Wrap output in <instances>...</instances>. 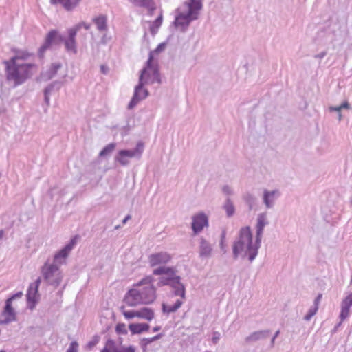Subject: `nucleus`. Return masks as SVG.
I'll list each match as a JSON object with an SVG mask.
<instances>
[{
  "mask_svg": "<svg viewBox=\"0 0 352 352\" xmlns=\"http://www.w3.org/2000/svg\"><path fill=\"white\" fill-rule=\"evenodd\" d=\"M223 209L226 210L228 217H231L234 215L235 212V208L230 198H228L226 200V202L223 205Z\"/></svg>",
  "mask_w": 352,
  "mask_h": 352,
  "instance_id": "31",
  "label": "nucleus"
},
{
  "mask_svg": "<svg viewBox=\"0 0 352 352\" xmlns=\"http://www.w3.org/2000/svg\"><path fill=\"white\" fill-rule=\"evenodd\" d=\"M261 243H257L256 239L253 243L252 234L249 226L240 229L239 236L232 245V254L234 259L239 256L244 258L248 257L252 262L258 253V249Z\"/></svg>",
  "mask_w": 352,
  "mask_h": 352,
  "instance_id": "2",
  "label": "nucleus"
},
{
  "mask_svg": "<svg viewBox=\"0 0 352 352\" xmlns=\"http://www.w3.org/2000/svg\"><path fill=\"white\" fill-rule=\"evenodd\" d=\"M153 280V277L151 276H148L142 278L140 281L135 285V286L137 287L146 285L142 290H140L143 304H151L153 302L156 298V289L155 287L151 285Z\"/></svg>",
  "mask_w": 352,
  "mask_h": 352,
  "instance_id": "7",
  "label": "nucleus"
},
{
  "mask_svg": "<svg viewBox=\"0 0 352 352\" xmlns=\"http://www.w3.org/2000/svg\"><path fill=\"white\" fill-rule=\"evenodd\" d=\"M33 56V54L30 53L28 51L18 50L16 52L15 56H12L8 61L12 63H23L24 60H28Z\"/></svg>",
  "mask_w": 352,
  "mask_h": 352,
  "instance_id": "24",
  "label": "nucleus"
},
{
  "mask_svg": "<svg viewBox=\"0 0 352 352\" xmlns=\"http://www.w3.org/2000/svg\"><path fill=\"white\" fill-rule=\"evenodd\" d=\"M12 301L10 300H6V305L3 309V314L6 316L3 321L1 322L3 324H8L10 322L16 320V314L12 306Z\"/></svg>",
  "mask_w": 352,
  "mask_h": 352,
  "instance_id": "18",
  "label": "nucleus"
},
{
  "mask_svg": "<svg viewBox=\"0 0 352 352\" xmlns=\"http://www.w3.org/2000/svg\"><path fill=\"white\" fill-rule=\"evenodd\" d=\"M197 19V16H191L187 13H179L176 16L173 22L175 27L181 26L184 29L187 28L190 22L193 20Z\"/></svg>",
  "mask_w": 352,
  "mask_h": 352,
  "instance_id": "15",
  "label": "nucleus"
},
{
  "mask_svg": "<svg viewBox=\"0 0 352 352\" xmlns=\"http://www.w3.org/2000/svg\"><path fill=\"white\" fill-rule=\"evenodd\" d=\"M61 85V82L59 81H54L47 85L44 89V100L47 107L50 106V95L56 87V89H59Z\"/></svg>",
  "mask_w": 352,
  "mask_h": 352,
  "instance_id": "25",
  "label": "nucleus"
},
{
  "mask_svg": "<svg viewBox=\"0 0 352 352\" xmlns=\"http://www.w3.org/2000/svg\"><path fill=\"white\" fill-rule=\"evenodd\" d=\"M108 344L111 348V352H118V349L116 347L114 340L109 339Z\"/></svg>",
  "mask_w": 352,
  "mask_h": 352,
  "instance_id": "47",
  "label": "nucleus"
},
{
  "mask_svg": "<svg viewBox=\"0 0 352 352\" xmlns=\"http://www.w3.org/2000/svg\"><path fill=\"white\" fill-rule=\"evenodd\" d=\"M243 199L245 202L248 204L249 210H252L256 204V197L250 193H247L244 195Z\"/></svg>",
  "mask_w": 352,
  "mask_h": 352,
  "instance_id": "34",
  "label": "nucleus"
},
{
  "mask_svg": "<svg viewBox=\"0 0 352 352\" xmlns=\"http://www.w3.org/2000/svg\"><path fill=\"white\" fill-rule=\"evenodd\" d=\"M131 216L130 214L126 215L124 219L122 220V223L125 224L129 219H131Z\"/></svg>",
  "mask_w": 352,
  "mask_h": 352,
  "instance_id": "61",
  "label": "nucleus"
},
{
  "mask_svg": "<svg viewBox=\"0 0 352 352\" xmlns=\"http://www.w3.org/2000/svg\"><path fill=\"white\" fill-rule=\"evenodd\" d=\"M100 70H101L102 74H107V72L109 71V68L107 66H105L104 65H102L100 66Z\"/></svg>",
  "mask_w": 352,
  "mask_h": 352,
  "instance_id": "59",
  "label": "nucleus"
},
{
  "mask_svg": "<svg viewBox=\"0 0 352 352\" xmlns=\"http://www.w3.org/2000/svg\"><path fill=\"white\" fill-rule=\"evenodd\" d=\"M340 107L342 109H350L351 105L347 101H344L342 104H340Z\"/></svg>",
  "mask_w": 352,
  "mask_h": 352,
  "instance_id": "56",
  "label": "nucleus"
},
{
  "mask_svg": "<svg viewBox=\"0 0 352 352\" xmlns=\"http://www.w3.org/2000/svg\"><path fill=\"white\" fill-rule=\"evenodd\" d=\"M109 339L106 342L105 346L102 349L101 352H111V348L109 346Z\"/></svg>",
  "mask_w": 352,
  "mask_h": 352,
  "instance_id": "54",
  "label": "nucleus"
},
{
  "mask_svg": "<svg viewBox=\"0 0 352 352\" xmlns=\"http://www.w3.org/2000/svg\"><path fill=\"white\" fill-rule=\"evenodd\" d=\"M129 329L132 335L141 334L143 332L148 331L150 325L148 323H131Z\"/></svg>",
  "mask_w": 352,
  "mask_h": 352,
  "instance_id": "22",
  "label": "nucleus"
},
{
  "mask_svg": "<svg viewBox=\"0 0 352 352\" xmlns=\"http://www.w3.org/2000/svg\"><path fill=\"white\" fill-rule=\"evenodd\" d=\"M329 110L330 112L336 111L338 113H340L342 110L340 105L337 107L331 106L329 107Z\"/></svg>",
  "mask_w": 352,
  "mask_h": 352,
  "instance_id": "52",
  "label": "nucleus"
},
{
  "mask_svg": "<svg viewBox=\"0 0 352 352\" xmlns=\"http://www.w3.org/2000/svg\"><path fill=\"white\" fill-rule=\"evenodd\" d=\"M166 46V43H165V42L161 43L157 46V47L155 49L154 51H151L149 52V54L152 52V55L153 56V53H156V54L160 53L161 52L164 50Z\"/></svg>",
  "mask_w": 352,
  "mask_h": 352,
  "instance_id": "43",
  "label": "nucleus"
},
{
  "mask_svg": "<svg viewBox=\"0 0 352 352\" xmlns=\"http://www.w3.org/2000/svg\"><path fill=\"white\" fill-rule=\"evenodd\" d=\"M45 281L49 285L58 287L63 279V275L56 264H47V263L41 268Z\"/></svg>",
  "mask_w": 352,
  "mask_h": 352,
  "instance_id": "6",
  "label": "nucleus"
},
{
  "mask_svg": "<svg viewBox=\"0 0 352 352\" xmlns=\"http://www.w3.org/2000/svg\"><path fill=\"white\" fill-rule=\"evenodd\" d=\"M136 317L151 321L154 318V312L151 308L143 307L137 311Z\"/></svg>",
  "mask_w": 352,
  "mask_h": 352,
  "instance_id": "28",
  "label": "nucleus"
},
{
  "mask_svg": "<svg viewBox=\"0 0 352 352\" xmlns=\"http://www.w3.org/2000/svg\"><path fill=\"white\" fill-rule=\"evenodd\" d=\"M352 307V292L348 294L341 302V311L340 313V319L344 320L349 316L350 308Z\"/></svg>",
  "mask_w": 352,
  "mask_h": 352,
  "instance_id": "14",
  "label": "nucleus"
},
{
  "mask_svg": "<svg viewBox=\"0 0 352 352\" xmlns=\"http://www.w3.org/2000/svg\"><path fill=\"white\" fill-rule=\"evenodd\" d=\"M6 66V78L13 82L14 86L23 84L36 72L38 66L32 63H12L3 61Z\"/></svg>",
  "mask_w": 352,
  "mask_h": 352,
  "instance_id": "4",
  "label": "nucleus"
},
{
  "mask_svg": "<svg viewBox=\"0 0 352 352\" xmlns=\"http://www.w3.org/2000/svg\"><path fill=\"white\" fill-rule=\"evenodd\" d=\"M344 320H340V322L339 323H338L335 327L333 328V333H335L336 332L337 329H338V327L341 325L342 322H343Z\"/></svg>",
  "mask_w": 352,
  "mask_h": 352,
  "instance_id": "62",
  "label": "nucleus"
},
{
  "mask_svg": "<svg viewBox=\"0 0 352 352\" xmlns=\"http://www.w3.org/2000/svg\"><path fill=\"white\" fill-rule=\"evenodd\" d=\"M163 336L164 335L162 333H159V334H157L153 337H151V338H142L140 341V345H141V347L142 348L143 351H145L147 346L149 344L162 338L163 337Z\"/></svg>",
  "mask_w": 352,
  "mask_h": 352,
  "instance_id": "30",
  "label": "nucleus"
},
{
  "mask_svg": "<svg viewBox=\"0 0 352 352\" xmlns=\"http://www.w3.org/2000/svg\"><path fill=\"white\" fill-rule=\"evenodd\" d=\"M162 14H160L157 19L153 22L150 26V32L153 35H155L162 23Z\"/></svg>",
  "mask_w": 352,
  "mask_h": 352,
  "instance_id": "32",
  "label": "nucleus"
},
{
  "mask_svg": "<svg viewBox=\"0 0 352 352\" xmlns=\"http://www.w3.org/2000/svg\"><path fill=\"white\" fill-rule=\"evenodd\" d=\"M181 277L176 274V270L168 276H161L157 283L158 286H170L173 289V295L186 298V287L181 282Z\"/></svg>",
  "mask_w": 352,
  "mask_h": 352,
  "instance_id": "5",
  "label": "nucleus"
},
{
  "mask_svg": "<svg viewBox=\"0 0 352 352\" xmlns=\"http://www.w3.org/2000/svg\"><path fill=\"white\" fill-rule=\"evenodd\" d=\"M65 0H50V3L52 5H57V4H61L63 7H64V2Z\"/></svg>",
  "mask_w": 352,
  "mask_h": 352,
  "instance_id": "53",
  "label": "nucleus"
},
{
  "mask_svg": "<svg viewBox=\"0 0 352 352\" xmlns=\"http://www.w3.org/2000/svg\"><path fill=\"white\" fill-rule=\"evenodd\" d=\"M270 333L271 331L270 329L253 331L245 338L244 341L247 344H253L259 341L267 340L270 337Z\"/></svg>",
  "mask_w": 352,
  "mask_h": 352,
  "instance_id": "11",
  "label": "nucleus"
},
{
  "mask_svg": "<svg viewBox=\"0 0 352 352\" xmlns=\"http://www.w3.org/2000/svg\"><path fill=\"white\" fill-rule=\"evenodd\" d=\"M98 342V339L96 338L94 340H91V341L89 342L87 344V346L89 348H92L97 344Z\"/></svg>",
  "mask_w": 352,
  "mask_h": 352,
  "instance_id": "57",
  "label": "nucleus"
},
{
  "mask_svg": "<svg viewBox=\"0 0 352 352\" xmlns=\"http://www.w3.org/2000/svg\"><path fill=\"white\" fill-rule=\"evenodd\" d=\"M280 196V192L278 190L269 191L265 190L263 191V200L267 208H272L274 206V201Z\"/></svg>",
  "mask_w": 352,
  "mask_h": 352,
  "instance_id": "17",
  "label": "nucleus"
},
{
  "mask_svg": "<svg viewBox=\"0 0 352 352\" xmlns=\"http://www.w3.org/2000/svg\"><path fill=\"white\" fill-rule=\"evenodd\" d=\"M23 296L22 292H18L14 294H12L11 296H10L8 300H10V301H13L16 298H19Z\"/></svg>",
  "mask_w": 352,
  "mask_h": 352,
  "instance_id": "49",
  "label": "nucleus"
},
{
  "mask_svg": "<svg viewBox=\"0 0 352 352\" xmlns=\"http://www.w3.org/2000/svg\"><path fill=\"white\" fill-rule=\"evenodd\" d=\"M111 36H108L107 34H104L100 39V43L102 45H106L110 40Z\"/></svg>",
  "mask_w": 352,
  "mask_h": 352,
  "instance_id": "50",
  "label": "nucleus"
},
{
  "mask_svg": "<svg viewBox=\"0 0 352 352\" xmlns=\"http://www.w3.org/2000/svg\"><path fill=\"white\" fill-rule=\"evenodd\" d=\"M61 67L62 64L60 63H52L50 68L47 71L41 73V77L42 80L44 81L51 80L56 75L58 69H60Z\"/></svg>",
  "mask_w": 352,
  "mask_h": 352,
  "instance_id": "20",
  "label": "nucleus"
},
{
  "mask_svg": "<svg viewBox=\"0 0 352 352\" xmlns=\"http://www.w3.org/2000/svg\"><path fill=\"white\" fill-rule=\"evenodd\" d=\"M327 55L326 52H322L315 56V58H323Z\"/></svg>",
  "mask_w": 352,
  "mask_h": 352,
  "instance_id": "60",
  "label": "nucleus"
},
{
  "mask_svg": "<svg viewBox=\"0 0 352 352\" xmlns=\"http://www.w3.org/2000/svg\"><path fill=\"white\" fill-rule=\"evenodd\" d=\"M116 331L118 334L126 335L128 331L126 327V324L124 323H118L116 326Z\"/></svg>",
  "mask_w": 352,
  "mask_h": 352,
  "instance_id": "39",
  "label": "nucleus"
},
{
  "mask_svg": "<svg viewBox=\"0 0 352 352\" xmlns=\"http://www.w3.org/2000/svg\"><path fill=\"white\" fill-rule=\"evenodd\" d=\"M212 248L210 243L204 237L200 238L199 256L201 258H210L212 255Z\"/></svg>",
  "mask_w": 352,
  "mask_h": 352,
  "instance_id": "19",
  "label": "nucleus"
},
{
  "mask_svg": "<svg viewBox=\"0 0 352 352\" xmlns=\"http://www.w3.org/2000/svg\"><path fill=\"white\" fill-rule=\"evenodd\" d=\"M184 5L188 8V12L186 13L192 17H197L198 11L200 10L203 6L201 0H189L188 2H185Z\"/></svg>",
  "mask_w": 352,
  "mask_h": 352,
  "instance_id": "21",
  "label": "nucleus"
},
{
  "mask_svg": "<svg viewBox=\"0 0 352 352\" xmlns=\"http://www.w3.org/2000/svg\"><path fill=\"white\" fill-rule=\"evenodd\" d=\"M212 340L214 344H217L219 340V333L218 332H214Z\"/></svg>",
  "mask_w": 352,
  "mask_h": 352,
  "instance_id": "55",
  "label": "nucleus"
},
{
  "mask_svg": "<svg viewBox=\"0 0 352 352\" xmlns=\"http://www.w3.org/2000/svg\"><path fill=\"white\" fill-rule=\"evenodd\" d=\"M78 344L76 341H73L70 343L67 352H78Z\"/></svg>",
  "mask_w": 352,
  "mask_h": 352,
  "instance_id": "44",
  "label": "nucleus"
},
{
  "mask_svg": "<svg viewBox=\"0 0 352 352\" xmlns=\"http://www.w3.org/2000/svg\"><path fill=\"white\" fill-rule=\"evenodd\" d=\"M68 36L65 38L63 35L60 34L58 30H52L46 35L43 44L39 47L38 51V56L39 58H43L44 54L48 49L52 45H59L64 43L65 50L69 53L76 54L78 52L77 45L76 42V30L69 28L67 31Z\"/></svg>",
  "mask_w": 352,
  "mask_h": 352,
  "instance_id": "3",
  "label": "nucleus"
},
{
  "mask_svg": "<svg viewBox=\"0 0 352 352\" xmlns=\"http://www.w3.org/2000/svg\"><path fill=\"white\" fill-rule=\"evenodd\" d=\"M318 309V306H312L309 309L307 314L304 316V320L308 321L317 312Z\"/></svg>",
  "mask_w": 352,
  "mask_h": 352,
  "instance_id": "37",
  "label": "nucleus"
},
{
  "mask_svg": "<svg viewBox=\"0 0 352 352\" xmlns=\"http://www.w3.org/2000/svg\"><path fill=\"white\" fill-rule=\"evenodd\" d=\"M80 1V0H65L63 8L67 11L72 10L78 5Z\"/></svg>",
  "mask_w": 352,
  "mask_h": 352,
  "instance_id": "36",
  "label": "nucleus"
},
{
  "mask_svg": "<svg viewBox=\"0 0 352 352\" xmlns=\"http://www.w3.org/2000/svg\"><path fill=\"white\" fill-rule=\"evenodd\" d=\"M37 294H38V293H34V290L30 289V286H29V287L28 289L26 296H27V300H28V303H32V305L30 306L31 309H33L36 303L37 302V298H36Z\"/></svg>",
  "mask_w": 352,
  "mask_h": 352,
  "instance_id": "33",
  "label": "nucleus"
},
{
  "mask_svg": "<svg viewBox=\"0 0 352 352\" xmlns=\"http://www.w3.org/2000/svg\"><path fill=\"white\" fill-rule=\"evenodd\" d=\"M41 282V278L38 277L34 283H30V289L34 290V293H38V287Z\"/></svg>",
  "mask_w": 352,
  "mask_h": 352,
  "instance_id": "42",
  "label": "nucleus"
},
{
  "mask_svg": "<svg viewBox=\"0 0 352 352\" xmlns=\"http://www.w3.org/2000/svg\"><path fill=\"white\" fill-rule=\"evenodd\" d=\"M82 28H85V30H88L91 28V24L87 23L85 22H80L76 25L74 27L72 28V30H75L76 33L78 32Z\"/></svg>",
  "mask_w": 352,
  "mask_h": 352,
  "instance_id": "41",
  "label": "nucleus"
},
{
  "mask_svg": "<svg viewBox=\"0 0 352 352\" xmlns=\"http://www.w3.org/2000/svg\"><path fill=\"white\" fill-rule=\"evenodd\" d=\"M161 329V327L160 326H156V327H154L153 328V332H157L158 331H160Z\"/></svg>",
  "mask_w": 352,
  "mask_h": 352,
  "instance_id": "63",
  "label": "nucleus"
},
{
  "mask_svg": "<svg viewBox=\"0 0 352 352\" xmlns=\"http://www.w3.org/2000/svg\"><path fill=\"white\" fill-rule=\"evenodd\" d=\"M129 1L135 6L145 8L151 11L155 9V5L153 0H129Z\"/></svg>",
  "mask_w": 352,
  "mask_h": 352,
  "instance_id": "27",
  "label": "nucleus"
},
{
  "mask_svg": "<svg viewBox=\"0 0 352 352\" xmlns=\"http://www.w3.org/2000/svg\"><path fill=\"white\" fill-rule=\"evenodd\" d=\"M118 352H135V348L130 345L127 347H122L120 349H118Z\"/></svg>",
  "mask_w": 352,
  "mask_h": 352,
  "instance_id": "45",
  "label": "nucleus"
},
{
  "mask_svg": "<svg viewBox=\"0 0 352 352\" xmlns=\"http://www.w3.org/2000/svg\"><path fill=\"white\" fill-rule=\"evenodd\" d=\"M120 309L122 311V314L124 316V317L126 319H132L134 317H136L137 311H134V310H132V311H125L124 306H122L120 307Z\"/></svg>",
  "mask_w": 352,
  "mask_h": 352,
  "instance_id": "38",
  "label": "nucleus"
},
{
  "mask_svg": "<svg viewBox=\"0 0 352 352\" xmlns=\"http://www.w3.org/2000/svg\"><path fill=\"white\" fill-rule=\"evenodd\" d=\"M322 294H319L317 297L315 298L314 300V306H318V303L322 298Z\"/></svg>",
  "mask_w": 352,
  "mask_h": 352,
  "instance_id": "58",
  "label": "nucleus"
},
{
  "mask_svg": "<svg viewBox=\"0 0 352 352\" xmlns=\"http://www.w3.org/2000/svg\"><path fill=\"white\" fill-rule=\"evenodd\" d=\"M92 21L97 27L99 32H104L108 29L107 17L106 15L100 14L98 16L93 18Z\"/></svg>",
  "mask_w": 352,
  "mask_h": 352,
  "instance_id": "23",
  "label": "nucleus"
},
{
  "mask_svg": "<svg viewBox=\"0 0 352 352\" xmlns=\"http://www.w3.org/2000/svg\"><path fill=\"white\" fill-rule=\"evenodd\" d=\"M226 231L223 230L221 234V241H220V248L221 249L224 251V240L226 239Z\"/></svg>",
  "mask_w": 352,
  "mask_h": 352,
  "instance_id": "46",
  "label": "nucleus"
},
{
  "mask_svg": "<svg viewBox=\"0 0 352 352\" xmlns=\"http://www.w3.org/2000/svg\"><path fill=\"white\" fill-rule=\"evenodd\" d=\"M280 334V331L278 330L275 332V333L274 334V336H272V339H271V341H270V347L272 348L274 347V343H275V340L276 338L278 336V335Z\"/></svg>",
  "mask_w": 352,
  "mask_h": 352,
  "instance_id": "51",
  "label": "nucleus"
},
{
  "mask_svg": "<svg viewBox=\"0 0 352 352\" xmlns=\"http://www.w3.org/2000/svg\"><path fill=\"white\" fill-rule=\"evenodd\" d=\"M268 224L269 222L267 219V213H260L257 217V222L256 226V238L257 243H261L264 228Z\"/></svg>",
  "mask_w": 352,
  "mask_h": 352,
  "instance_id": "13",
  "label": "nucleus"
},
{
  "mask_svg": "<svg viewBox=\"0 0 352 352\" xmlns=\"http://www.w3.org/2000/svg\"><path fill=\"white\" fill-rule=\"evenodd\" d=\"M123 300L129 307H136L143 304L140 290L135 288L129 289L126 293Z\"/></svg>",
  "mask_w": 352,
  "mask_h": 352,
  "instance_id": "10",
  "label": "nucleus"
},
{
  "mask_svg": "<svg viewBox=\"0 0 352 352\" xmlns=\"http://www.w3.org/2000/svg\"><path fill=\"white\" fill-rule=\"evenodd\" d=\"M78 237V235L74 236L67 244L55 254L53 264H56L58 265L65 263L66 258L76 244V239Z\"/></svg>",
  "mask_w": 352,
  "mask_h": 352,
  "instance_id": "9",
  "label": "nucleus"
},
{
  "mask_svg": "<svg viewBox=\"0 0 352 352\" xmlns=\"http://www.w3.org/2000/svg\"><path fill=\"white\" fill-rule=\"evenodd\" d=\"M116 148V144L115 143H111L107 144L106 146H104L102 150L100 152L99 156L100 157H105L113 152V151Z\"/></svg>",
  "mask_w": 352,
  "mask_h": 352,
  "instance_id": "35",
  "label": "nucleus"
},
{
  "mask_svg": "<svg viewBox=\"0 0 352 352\" xmlns=\"http://www.w3.org/2000/svg\"><path fill=\"white\" fill-rule=\"evenodd\" d=\"M144 147V143L142 142H139L137 144L135 148L131 149V150H127V149L120 150V151H119V154L120 155H124V156H126V157H130V158L137 157L139 159L141 157V155L143 153Z\"/></svg>",
  "mask_w": 352,
  "mask_h": 352,
  "instance_id": "16",
  "label": "nucleus"
},
{
  "mask_svg": "<svg viewBox=\"0 0 352 352\" xmlns=\"http://www.w3.org/2000/svg\"><path fill=\"white\" fill-rule=\"evenodd\" d=\"M152 52L148 54V58L144 67L141 69L139 76L138 83L135 87L134 93L130 102L128 104V109H133L140 101L146 98L149 92L144 88L148 84H161L162 79L160 72L159 65L153 62Z\"/></svg>",
  "mask_w": 352,
  "mask_h": 352,
  "instance_id": "1",
  "label": "nucleus"
},
{
  "mask_svg": "<svg viewBox=\"0 0 352 352\" xmlns=\"http://www.w3.org/2000/svg\"><path fill=\"white\" fill-rule=\"evenodd\" d=\"M115 160L118 162L122 166H127L129 164V161L127 160V157L124 155H120L119 152L118 155L115 157Z\"/></svg>",
  "mask_w": 352,
  "mask_h": 352,
  "instance_id": "40",
  "label": "nucleus"
},
{
  "mask_svg": "<svg viewBox=\"0 0 352 352\" xmlns=\"http://www.w3.org/2000/svg\"><path fill=\"white\" fill-rule=\"evenodd\" d=\"M222 191L226 195H232V190L228 185H225L222 188Z\"/></svg>",
  "mask_w": 352,
  "mask_h": 352,
  "instance_id": "48",
  "label": "nucleus"
},
{
  "mask_svg": "<svg viewBox=\"0 0 352 352\" xmlns=\"http://www.w3.org/2000/svg\"><path fill=\"white\" fill-rule=\"evenodd\" d=\"M171 259V256L166 252L152 254L148 256V262L151 267L165 265Z\"/></svg>",
  "mask_w": 352,
  "mask_h": 352,
  "instance_id": "12",
  "label": "nucleus"
},
{
  "mask_svg": "<svg viewBox=\"0 0 352 352\" xmlns=\"http://www.w3.org/2000/svg\"><path fill=\"white\" fill-rule=\"evenodd\" d=\"M209 226V221L207 215L203 212H199L192 217L191 228L194 235L200 233L205 227Z\"/></svg>",
  "mask_w": 352,
  "mask_h": 352,
  "instance_id": "8",
  "label": "nucleus"
},
{
  "mask_svg": "<svg viewBox=\"0 0 352 352\" xmlns=\"http://www.w3.org/2000/svg\"><path fill=\"white\" fill-rule=\"evenodd\" d=\"M175 268L172 267L160 266L153 271L154 275H165L164 276H170L173 272Z\"/></svg>",
  "mask_w": 352,
  "mask_h": 352,
  "instance_id": "29",
  "label": "nucleus"
},
{
  "mask_svg": "<svg viewBox=\"0 0 352 352\" xmlns=\"http://www.w3.org/2000/svg\"><path fill=\"white\" fill-rule=\"evenodd\" d=\"M184 300L182 298L177 299L173 305H168L166 303H162V310L163 313L170 314L177 311L183 305Z\"/></svg>",
  "mask_w": 352,
  "mask_h": 352,
  "instance_id": "26",
  "label": "nucleus"
},
{
  "mask_svg": "<svg viewBox=\"0 0 352 352\" xmlns=\"http://www.w3.org/2000/svg\"><path fill=\"white\" fill-rule=\"evenodd\" d=\"M338 119L339 121H341L342 120V113H338Z\"/></svg>",
  "mask_w": 352,
  "mask_h": 352,
  "instance_id": "64",
  "label": "nucleus"
}]
</instances>
